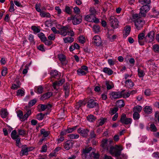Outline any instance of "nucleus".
Instances as JSON below:
<instances>
[{
    "mask_svg": "<svg viewBox=\"0 0 159 159\" xmlns=\"http://www.w3.org/2000/svg\"><path fill=\"white\" fill-rule=\"evenodd\" d=\"M85 38L83 36H79V41L80 43L84 44L85 42Z\"/></svg>",
    "mask_w": 159,
    "mask_h": 159,
    "instance_id": "09e8293b",
    "label": "nucleus"
},
{
    "mask_svg": "<svg viewBox=\"0 0 159 159\" xmlns=\"http://www.w3.org/2000/svg\"><path fill=\"white\" fill-rule=\"evenodd\" d=\"M85 19L86 21L90 22H93L98 23L99 22V20L96 18L94 15L89 14L87 15L85 17Z\"/></svg>",
    "mask_w": 159,
    "mask_h": 159,
    "instance_id": "6e6552de",
    "label": "nucleus"
},
{
    "mask_svg": "<svg viewBox=\"0 0 159 159\" xmlns=\"http://www.w3.org/2000/svg\"><path fill=\"white\" fill-rule=\"evenodd\" d=\"M103 71L106 74H108L109 75H111L112 74L113 71L110 69L105 67L103 70Z\"/></svg>",
    "mask_w": 159,
    "mask_h": 159,
    "instance_id": "c756f323",
    "label": "nucleus"
},
{
    "mask_svg": "<svg viewBox=\"0 0 159 159\" xmlns=\"http://www.w3.org/2000/svg\"><path fill=\"white\" fill-rule=\"evenodd\" d=\"M36 100L35 99H34L29 102V105L30 106H32L36 103Z\"/></svg>",
    "mask_w": 159,
    "mask_h": 159,
    "instance_id": "0e129e2a",
    "label": "nucleus"
},
{
    "mask_svg": "<svg viewBox=\"0 0 159 159\" xmlns=\"http://www.w3.org/2000/svg\"><path fill=\"white\" fill-rule=\"evenodd\" d=\"M64 42L65 43H71L74 41V39L71 37H68L63 38Z\"/></svg>",
    "mask_w": 159,
    "mask_h": 159,
    "instance_id": "a878e982",
    "label": "nucleus"
},
{
    "mask_svg": "<svg viewBox=\"0 0 159 159\" xmlns=\"http://www.w3.org/2000/svg\"><path fill=\"white\" fill-rule=\"evenodd\" d=\"M111 26L113 29H116L118 27L119 22L117 19L114 16H111L109 18Z\"/></svg>",
    "mask_w": 159,
    "mask_h": 159,
    "instance_id": "423d86ee",
    "label": "nucleus"
},
{
    "mask_svg": "<svg viewBox=\"0 0 159 159\" xmlns=\"http://www.w3.org/2000/svg\"><path fill=\"white\" fill-rule=\"evenodd\" d=\"M70 139H76L79 138V136L78 134H70L68 135Z\"/></svg>",
    "mask_w": 159,
    "mask_h": 159,
    "instance_id": "79ce46f5",
    "label": "nucleus"
},
{
    "mask_svg": "<svg viewBox=\"0 0 159 159\" xmlns=\"http://www.w3.org/2000/svg\"><path fill=\"white\" fill-rule=\"evenodd\" d=\"M92 154L93 156V158L94 159H98L100 155L98 153H95L93 152L92 154H91V156Z\"/></svg>",
    "mask_w": 159,
    "mask_h": 159,
    "instance_id": "680f3d73",
    "label": "nucleus"
},
{
    "mask_svg": "<svg viewBox=\"0 0 159 159\" xmlns=\"http://www.w3.org/2000/svg\"><path fill=\"white\" fill-rule=\"evenodd\" d=\"M151 130L152 131H156L157 130V129L155 125L154 124H151L150 125Z\"/></svg>",
    "mask_w": 159,
    "mask_h": 159,
    "instance_id": "13d9d810",
    "label": "nucleus"
},
{
    "mask_svg": "<svg viewBox=\"0 0 159 159\" xmlns=\"http://www.w3.org/2000/svg\"><path fill=\"white\" fill-rule=\"evenodd\" d=\"M28 39L30 44L34 45L35 44V42L34 39V37L33 35L30 34L29 35Z\"/></svg>",
    "mask_w": 159,
    "mask_h": 159,
    "instance_id": "f704fd0d",
    "label": "nucleus"
},
{
    "mask_svg": "<svg viewBox=\"0 0 159 159\" xmlns=\"http://www.w3.org/2000/svg\"><path fill=\"white\" fill-rule=\"evenodd\" d=\"M149 10V7L147 4H145L143 6L140 8V14H141V16H145L146 15V13Z\"/></svg>",
    "mask_w": 159,
    "mask_h": 159,
    "instance_id": "f8f14e48",
    "label": "nucleus"
},
{
    "mask_svg": "<svg viewBox=\"0 0 159 159\" xmlns=\"http://www.w3.org/2000/svg\"><path fill=\"white\" fill-rule=\"evenodd\" d=\"M124 83L125 84V86L129 88H130L133 87L134 85V82L131 79H128L125 80Z\"/></svg>",
    "mask_w": 159,
    "mask_h": 159,
    "instance_id": "a211bd4d",
    "label": "nucleus"
},
{
    "mask_svg": "<svg viewBox=\"0 0 159 159\" xmlns=\"http://www.w3.org/2000/svg\"><path fill=\"white\" fill-rule=\"evenodd\" d=\"M14 7V5L13 2V1H12V3L11 4V6L9 9V11L10 12H12L14 11L15 10Z\"/></svg>",
    "mask_w": 159,
    "mask_h": 159,
    "instance_id": "052dcab7",
    "label": "nucleus"
},
{
    "mask_svg": "<svg viewBox=\"0 0 159 159\" xmlns=\"http://www.w3.org/2000/svg\"><path fill=\"white\" fill-rule=\"evenodd\" d=\"M92 43L97 46H99L102 44V41L100 37L98 35L94 36L92 39Z\"/></svg>",
    "mask_w": 159,
    "mask_h": 159,
    "instance_id": "1a4fd4ad",
    "label": "nucleus"
},
{
    "mask_svg": "<svg viewBox=\"0 0 159 159\" xmlns=\"http://www.w3.org/2000/svg\"><path fill=\"white\" fill-rule=\"evenodd\" d=\"M107 119L105 118H101L97 123V127H98L103 125L106 122Z\"/></svg>",
    "mask_w": 159,
    "mask_h": 159,
    "instance_id": "5701e85b",
    "label": "nucleus"
},
{
    "mask_svg": "<svg viewBox=\"0 0 159 159\" xmlns=\"http://www.w3.org/2000/svg\"><path fill=\"white\" fill-rule=\"evenodd\" d=\"M58 57L63 65L65 66L67 64V61L66 59L65 56L64 55L62 54H59L58 55Z\"/></svg>",
    "mask_w": 159,
    "mask_h": 159,
    "instance_id": "ddd939ff",
    "label": "nucleus"
},
{
    "mask_svg": "<svg viewBox=\"0 0 159 159\" xmlns=\"http://www.w3.org/2000/svg\"><path fill=\"white\" fill-rule=\"evenodd\" d=\"M7 69L6 68H4L2 71L1 74L2 76H5L7 73Z\"/></svg>",
    "mask_w": 159,
    "mask_h": 159,
    "instance_id": "e2e57ef3",
    "label": "nucleus"
},
{
    "mask_svg": "<svg viewBox=\"0 0 159 159\" xmlns=\"http://www.w3.org/2000/svg\"><path fill=\"white\" fill-rule=\"evenodd\" d=\"M43 91V88L42 86H40L37 87V93L39 94H40L42 93Z\"/></svg>",
    "mask_w": 159,
    "mask_h": 159,
    "instance_id": "5fc2aeb1",
    "label": "nucleus"
},
{
    "mask_svg": "<svg viewBox=\"0 0 159 159\" xmlns=\"http://www.w3.org/2000/svg\"><path fill=\"white\" fill-rule=\"evenodd\" d=\"M92 149L91 147L86 148L83 150L84 153V156L86 159H90L91 158V156H90L89 152Z\"/></svg>",
    "mask_w": 159,
    "mask_h": 159,
    "instance_id": "4468645a",
    "label": "nucleus"
},
{
    "mask_svg": "<svg viewBox=\"0 0 159 159\" xmlns=\"http://www.w3.org/2000/svg\"><path fill=\"white\" fill-rule=\"evenodd\" d=\"M52 93L51 92H48L41 96L40 99L41 100H44L50 98L52 95Z\"/></svg>",
    "mask_w": 159,
    "mask_h": 159,
    "instance_id": "aec40b11",
    "label": "nucleus"
},
{
    "mask_svg": "<svg viewBox=\"0 0 159 159\" xmlns=\"http://www.w3.org/2000/svg\"><path fill=\"white\" fill-rule=\"evenodd\" d=\"M116 104L120 108L123 107L125 106V103L122 100H119L116 102Z\"/></svg>",
    "mask_w": 159,
    "mask_h": 159,
    "instance_id": "2f4dec72",
    "label": "nucleus"
},
{
    "mask_svg": "<svg viewBox=\"0 0 159 159\" xmlns=\"http://www.w3.org/2000/svg\"><path fill=\"white\" fill-rule=\"evenodd\" d=\"M18 133L20 135H24L25 134V131L24 130L20 129L18 130Z\"/></svg>",
    "mask_w": 159,
    "mask_h": 159,
    "instance_id": "338daca9",
    "label": "nucleus"
},
{
    "mask_svg": "<svg viewBox=\"0 0 159 159\" xmlns=\"http://www.w3.org/2000/svg\"><path fill=\"white\" fill-rule=\"evenodd\" d=\"M89 131V130L87 129L80 128L77 129L78 133L80 134L82 136L85 137H86L88 136Z\"/></svg>",
    "mask_w": 159,
    "mask_h": 159,
    "instance_id": "9b49d317",
    "label": "nucleus"
},
{
    "mask_svg": "<svg viewBox=\"0 0 159 159\" xmlns=\"http://www.w3.org/2000/svg\"><path fill=\"white\" fill-rule=\"evenodd\" d=\"M43 42L45 45L48 46L52 44V41L47 40V39Z\"/></svg>",
    "mask_w": 159,
    "mask_h": 159,
    "instance_id": "69168bd1",
    "label": "nucleus"
},
{
    "mask_svg": "<svg viewBox=\"0 0 159 159\" xmlns=\"http://www.w3.org/2000/svg\"><path fill=\"white\" fill-rule=\"evenodd\" d=\"M52 86L53 89L56 90L58 91L60 89L59 87L60 86H58V85L56 84V83L54 82L53 83Z\"/></svg>",
    "mask_w": 159,
    "mask_h": 159,
    "instance_id": "6e6d98bb",
    "label": "nucleus"
},
{
    "mask_svg": "<svg viewBox=\"0 0 159 159\" xmlns=\"http://www.w3.org/2000/svg\"><path fill=\"white\" fill-rule=\"evenodd\" d=\"M134 25L136 28L138 30H140L141 29L143 25H144L145 22L143 20L141 19H139L137 20H134Z\"/></svg>",
    "mask_w": 159,
    "mask_h": 159,
    "instance_id": "9d476101",
    "label": "nucleus"
},
{
    "mask_svg": "<svg viewBox=\"0 0 159 159\" xmlns=\"http://www.w3.org/2000/svg\"><path fill=\"white\" fill-rule=\"evenodd\" d=\"M150 0H142L139 1V2L142 4H148L150 2Z\"/></svg>",
    "mask_w": 159,
    "mask_h": 159,
    "instance_id": "4d7b16f0",
    "label": "nucleus"
},
{
    "mask_svg": "<svg viewBox=\"0 0 159 159\" xmlns=\"http://www.w3.org/2000/svg\"><path fill=\"white\" fill-rule=\"evenodd\" d=\"M98 103L94 101L93 99H90L88 102L87 107L89 108H93L97 106Z\"/></svg>",
    "mask_w": 159,
    "mask_h": 159,
    "instance_id": "dca6fc26",
    "label": "nucleus"
},
{
    "mask_svg": "<svg viewBox=\"0 0 159 159\" xmlns=\"http://www.w3.org/2000/svg\"><path fill=\"white\" fill-rule=\"evenodd\" d=\"M17 116L22 121L23 120V112L22 111H19L17 113Z\"/></svg>",
    "mask_w": 159,
    "mask_h": 159,
    "instance_id": "49530a36",
    "label": "nucleus"
},
{
    "mask_svg": "<svg viewBox=\"0 0 159 159\" xmlns=\"http://www.w3.org/2000/svg\"><path fill=\"white\" fill-rule=\"evenodd\" d=\"M43 117L44 116L42 115V113L38 114L36 116L37 119L39 120H42L43 118Z\"/></svg>",
    "mask_w": 159,
    "mask_h": 159,
    "instance_id": "bf43d9fd",
    "label": "nucleus"
},
{
    "mask_svg": "<svg viewBox=\"0 0 159 159\" xmlns=\"http://www.w3.org/2000/svg\"><path fill=\"white\" fill-rule=\"evenodd\" d=\"M73 143L70 141H66L64 144V148L66 150H68L72 147Z\"/></svg>",
    "mask_w": 159,
    "mask_h": 159,
    "instance_id": "6ab92c4d",
    "label": "nucleus"
},
{
    "mask_svg": "<svg viewBox=\"0 0 159 159\" xmlns=\"http://www.w3.org/2000/svg\"><path fill=\"white\" fill-rule=\"evenodd\" d=\"M153 48L154 51L155 52H159V45L155 44H154L153 47Z\"/></svg>",
    "mask_w": 159,
    "mask_h": 159,
    "instance_id": "8fccbe9b",
    "label": "nucleus"
},
{
    "mask_svg": "<svg viewBox=\"0 0 159 159\" xmlns=\"http://www.w3.org/2000/svg\"><path fill=\"white\" fill-rule=\"evenodd\" d=\"M112 141L107 139H103L101 142V146L104 149L108 151L112 146Z\"/></svg>",
    "mask_w": 159,
    "mask_h": 159,
    "instance_id": "39448f33",
    "label": "nucleus"
},
{
    "mask_svg": "<svg viewBox=\"0 0 159 159\" xmlns=\"http://www.w3.org/2000/svg\"><path fill=\"white\" fill-rule=\"evenodd\" d=\"M55 34H60L63 36H65L67 34L71 36L74 35L73 30H52Z\"/></svg>",
    "mask_w": 159,
    "mask_h": 159,
    "instance_id": "7ed1b4c3",
    "label": "nucleus"
},
{
    "mask_svg": "<svg viewBox=\"0 0 159 159\" xmlns=\"http://www.w3.org/2000/svg\"><path fill=\"white\" fill-rule=\"evenodd\" d=\"M140 117V115L138 112H134L133 114V118L134 120H138Z\"/></svg>",
    "mask_w": 159,
    "mask_h": 159,
    "instance_id": "c03bdc74",
    "label": "nucleus"
},
{
    "mask_svg": "<svg viewBox=\"0 0 159 159\" xmlns=\"http://www.w3.org/2000/svg\"><path fill=\"white\" fill-rule=\"evenodd\" d=\"M77 74L80 76L86 75L87 74V72L83 70L81 68L78 69L77 71Z\"/></svg>",
    "mask_w": 159,
    "mask_h": 159,
    "instance_id": "bb28decb",
    "label": "nucleus"
},
{
    "mask_svg": "<svg viewBox=\"0 0 159 159\" xmlns=\"http://www.w3.org/2000/svg\"><path fill=\"white\" fill-rule=\"evenodd\" d=\"M38 37L43 42L46 40L47 38L45 36L44 34L42 33H39L38 34Z\"/></svg>",
    "mask_w": 159,
    "mask_h": 159,
    "instance_id": "e433bc0d",
    "label": "nucleus"
},
{
    "mask_svg": "<svg viewBox=\"0 0 159 159\" xmlns=\"http://www.w3.org/2000/svg\"><path fill=\"white\" fill-rule=\"evenodd\" d=\"M47 146L46 144L43 145L40 150L41 152H47Z\"/></svg>",
    "mask_w": 159,
    "mask_h": 159,
    "instance_id": "3c124183",
    "label": "nucleus"
},
{
    "mask_svg": "<svg viewBox=\"0 0 159 159\" xmlns=\"http://www.w3.org/2000/svg\"><path fill=\"white\" fill-rule=\"evenodd\" d=\"M81 21V18L75 17L72 20V22L74 25L78 24H80Z\"/></svg>",
    "mask_w": 159,
    "mask_h": 159,
    "instance_id": "cd10ccee",
    "label": "nucleus"
},
{
    "mask_svg": "<svg viewBox=\"0 0 159 159\" xmlns=\"http://www.w3.org/2000/svg\"><path fill=\"white\" fill-rule=\"evenodd\" d=\"M87 119L89 121L93 122L96 120V118L93 115H90L87 117Z\"/></svg>",
    "mask_w": 159,
    "mask_h": 159,
    "instance_id": "7c9ffc66",
    "label": "nucleus"
},
{
    "mask_svg": "<svg viewBox=\"0 0 159 159\" xmlns=\"http://www.w3.org/2000/svg\"><path fill=\"white\" fill-rule=\"evenodd\" d=\"M16 131V130H13L11 134V138L13 139H16L18 137V135H17Z\"/></svg>",
    "mask_w": 159,
    "mask_h": 159,
    "instance_id": "c9c22d12",
    "label": "nucleus"
},
{
    "mask_svg": "<svg viewBox=\"0 0 159 159\" xmlns=\"http://www.w3.org/2000/svg\"><path fill=\"white\" fill-rule=\"evenodd\" d=\"M70 87L67 84L64 85L63 86V89L65 91V97H67L69 94Z\"/></svg>",
    "mask_w": 159,
    "mask_h": 159,
    "instance_id": "393cba45",
    "label": "nucleus"
},
{
    "mask_svg": "<svg viewBox=\"0 0 159 159\" xmlns=\"http://www.w3.org/2000/svg\"><path fill=\"white\" fill-rule=\"evenodd\" d=\"M138 76L140 78L143 77L145 75L144 71L141 69H138Z\"/></svg>",
    "mask_w": 159,
    "mask_h": 159,
    "instance_id": "4c0bfd02",
    "label": "nucleus"
},
{
    "mask_svg": "<svg viewBox=\"0 0 159 159\" xmlns=\"http://www.w3.org/2000/svg\"><path fill=\"white\" fill-rule=\"evenodd\" d=\"M132 120L131 118H127L126 115L125 114H122L120 120V122L125 125H128L131 123Z\"/></svg>",
    "mask_w": 159,
    "mask_h": 159,
    "instance_id": "0eeeda50",
    "label": "nucleus"
},
{
    "mask_svg": "<svg viewBox=\"0 0 159 159\" xmlns=\"http://www.w3.org/2000/svg\"><path fill=\"white\" fill-rule=\"evenodd\" d=\"M8 114L6 109L2 108L1 109L0 114L2 118H6Z\"/></svg>",
    "mask_w": 159,
    "mask_h": 159,
    "instance_id": "4be33fe9",
    "label": "nucleus"
},
{
    "mask_svg": "<svg viewBox=\"0 0 159 159\" xmlns=\"http://www.w3.org/2000/svg\"><path fill=\"white\" fill-rule=\"evenodd\" d=\"M122 150V148L121 146L116 145L115 147L112 146L108 151L111 155L117 157L120 155Z\"/></svg>",
    "mask_w": 159,
    "mask_h": 159,
    "instance_id": "f03ea898",
    "label": "nucleus"
},
{
    "mask_svg": "<svg viewBox=\"0 0 159 159\" xmlns=\"http://www.w3.org/2000/svg\"><path fill=\"white\" fill-rule=\"evenodd\" d=\"M144 17V16H141V14H140V12L139 14H134L132 15L133 19L135 20H137L139 19H140V17Z\"/></svg>",
    "mask_w": 159,
    "mask_h": 159,
    "instance_id": "58836bf2",
    "label": "nucleus"
},
{
    "mask_svg": "<svg viewBox=\"0 0 159 159\" xmlns=\"http://www.w3.org/2000/svg\"><path fill=\"white\" fill-rule=\"evenodd\" d=\"M152 157L156 158H159V152H156L153 153L152 155Z\"/></svg>",
    "mask_w": 159,
    "mask_h": 159,
    "instance_id": "774afa93",
    "label": "nucleus"
},
{
    "mask_svg": "<svg viewBox=\"0 0 159 159\" xmlns=\"http://www.w3.org/2000/svg\"><path fill=\"white\" fill-rule=\"evenodd\" d=\"M152 108L150 106H146L143 109L144 112L146 114H150L152 113Z\"/></svg>",
    "mask_w": 159,
    "mask_h": 159,
    "instance_id": "b1692460",
    "label": "nucleus"
},
{
    "mask_svg": "<svg viewBox=\"0 0 159 159\" xmlns=\"http://www.w3.org/2000/svg\"><path fill=\"white\" fill-rule=\"evenodd\" d=\"M121 92L122 93L121 97H123L124 98H128L130 95V93L129 92V91L125 93H124L122 92Z\"/></svg>",
    "mask_w": 159,
    "mask_h": 159,
    "instance_id": "a18cd8bd",
    "label": "nucleus"
},
{
    "mask_svg": "<svg viewBox=\"0 0 159 159\" xmlns=\"http://www.w3.org/2000/svg\"><path fill=\"white\" fill-rule=\"evenodd\" d=\"M17 95L23 96L25 95L24 90L21 89H19L17 91Z\"/></svg>",
    "mask_w": 159,
    "mask_h": 159,
    "instance_id": "37998d69",
    "label": "nucleus"
},
{
    "mask_svg": "<svg viewBox=\"0 0 159 159\" xmlns=\"http://www.w3.org/2000/svg\"><path fill=\"white\" fill-rule=\"evenodd\" d=\"M116 61V59L114 58L108 59L107 60L108 63L110 66L114 65L115 64Z\"/></svg>",
    "mask_w": 159,
    "mask_h": 159,
    "instance_id": "a19ab883",
    "label": "nucleus"
},
{
    "mask_svg": "<svg viewBox=\"0 0 159 159\" xmlns=\"http://www.w3.org/2000/svg\"><path fill=\"white\" fill-rule=\"evenodd\" d=\"M152 92L150 89H147L145 90L144 94L147 96L151 95Z\"/></svg>",
    "mask_w": 159,
    "mask_h": 159,
    "instance_id": "603ef678",
    "label": "nucleus"
},
{
    "mask_svg": "<svg viewBox=\"0 0 159 159\" xmlns=\"http://www.w3.org/2000/svg\"><path fill=\"white\" fill-rule=\"evenodd\" d=\"M142 110V107L140 106L137 105L134 107L133 108L134 112H138L140 113Z\"/></svg>",
    "mask_w": 159,
    "mask_h": 159,
    "instance_id": "c85d7f7f",
    "label": "nucleus"
},
{
    "mask_svg": "<svg viewBox=\"0 0 159 159\" xmlns=\"http://www.w3.org/2000/svg\"><path fill=\"white\" fill-rule=\"evenodd\" d=\"M51 75L52 77L57 79H58L60 76V73L56 70H52Z\"/></svg>",
    "mask_w": 159,
    "mask_h": 159,
    "instance_id": "412c9836",
    "label": "nucleus"
},
{
    "mask_svg": "<svg viewBox=\"0 0 159 159\" xmlns=\"http://www.w3.org/2000/svg\"><path fill=\"white\" fill-rule=\"evenodd\" d=\"M92 149L91 147L86 148L83 150L84 153V156L86 159H90L91 158V156H90L89 152Z\"/></svg>",
    "mask_w": 159,
    "mask_h": 159,
    "instance_id": "2eb2a0df",
    "label": "nucleus"
},
{
    "mask_svg": "<svg viewBox=\"0 0 159 159\" xmlns=\"http://www.w3.org/2000/svg\"><path fill=\"white\" fill-rule=\"evenodd\" d=\"M118 108L117 107H115L110 109V111L109 112L110 114L112 115L116 113V112L118 111Z\"/></svg>",
    "mask_w": 159,
    "mask_h": 159,
    "instance_id": "72a5a7b5",
    "label": "nucleus"
},
{
    "mask_svg": "<svg viewBox=\"0 0 159 159\" xmlns=\"http://www.w3.org/2000/svg\"><path fill=\"white\" fill-rule=\"evenodd\" d=\"M40 15L42 17H50L51 16L50 14L48 13L45 12L44 11H42L40 13Z\"/></svg>",
    "mask_w": 159,
    "mask_h": 159,
    "instance_id": "473e14b6",
    "label": "nucleus"
},
{
    "mask_svg": "<svg viewBox=\"0 0 159 159\" xmlns=\"http://www.w3.org/2000/svg\"><path fill=\"white\" fill-rule=\"evenodd\" d=\"M65 80L64 79H62L60 80L56 81L54 82L56 83V84L58 85V86H61L65 82Z\"/></svg>",
    "mask_w": 159,
    "mask_h": 159,
    "instance_id": "864d4df0",
    "label": "nucleus"
},
{
    "mask_svg": "<svg viewBox=\"0 0 159 159\" xmlns=\"http://www.w3.org/2000/svg\"><path fill=\"white\" fill-rule=\"evenodd\" d=\"M110 95L112 98L117 99L121 98L122 93L120 92H112L110 93Z\"/></svg>",
    "mask_w": 159,
    "mask_h": 159,
    "instance_id": "f3484780",
    "label": "nucleus"
},
{
    "mask_svg": "<svg viewBox=\"0 0 159 159\" xmlns=\"http://www.w3.org/2000/svg\"><path fill=\"white\" fill-rule=\"evenodd\" d=\"M106 85L107 86V90L111 89L114 87L113 84L111 82L109 83L107 82L106 83Z\"/></svg>",
    "mask_w": 159,
    "mask_h": 159,
    "instance_id": "ea45409f",
    "label": "nucleus"
},
{
    "mask_svg": "<svg viewBox=\"0 0 159 159\" xmlns=\"http://www.w3.org/2000/svg\"><path fill=\"white\" fill-rule=\"evenodd\" d=\"M34 149V148L33 147H28L26 145H23L20 152V155L21 156L27 155L28 154V152L32 151Z\"/></svg>",
    "mask_w": 159,
    "mask_h": 159,
    "instance_id": "20e7f679",
    "label": "nucleus"
},
{
    "mask_svg": "<svg viewBox=\"0 0 159 159\" xmlns=\"http://www.w3.org/2000/svg\"><path fill=\"white\" fill-rule=\"evenodd\" d=\"M127 156L124 154H122L119 155V156H118L116 157V159H127Z\"/></svg>",
    "mask_w": 159,
    "mask_h": 159,
    "instance_id": "de8ad7c7",
    "label": "nucleus"
},
{
    "mask_svg": "<svg viewBox=\"0 0 159 159\" xmlns=\"http://www.w3.org/2000/svg\"><path fill=\"white\" fill-rule=\"evenodd\" d=\"M154 37V32L152 30L145 37L144 33H140L138 35L139 43L141 45H143L145 40L147 42H151L153 40Z\"/></svg>",
    "mask_w": 159,
    "mask_h": 159,
    "instance_id": "f257e3e1",
    "label": "nucleus"
}]
</instances>
